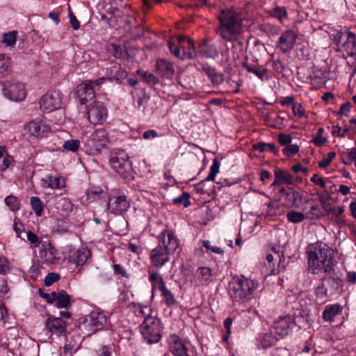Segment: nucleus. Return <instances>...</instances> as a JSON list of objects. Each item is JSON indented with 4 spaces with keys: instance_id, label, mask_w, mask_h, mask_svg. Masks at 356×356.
<instances>
[{
    "instance_id": "c9c22d12",
    "label": "nucleus",
    "mask_w": 356,
    "mask_h": 356,
    "mask_svg": "<svg viewBox=\"0 0 356 356\" xmlns=\"http://www.w3.org/2000/svg\"><path fill=\"white\" fill-rule=\"evenodd\" d=\"M259 30L267 34L269 36H275L280 33V29L279 26L270 24V23H264L259 26Z\"/></svg>"
},
{
    "instance_id": "f704fd0d",
    "label": "nucleus",
    "mask_w": 356,
    "mask_h": 356,
    "mask_svg": "<svg viewBox=\"0 0 356 356\" xmlns=\"http://www.w3.org/2000/svg\"><path fill=\"white\" fill-rule=\"evenodd\" d=\"M42 181L45 184L44 186L51 189H60L64 186V181L59 176H48Z\"/></svg>"
},
{
    "instance_id": "de8ad7c7",
    "label": "nucleus",
    "mask_w": 356,
    "mask_h": 356,
    "mask_svg": "<svg viewBox=\"0 0 356 356\" xmlns=\"http://www.w3.org/2000/svg\"><path fill=\"white\" fill-rule=\"evenodd\" d=\"M79 145L80 142L79 140H68L63 143V147L65 149L74 152L79 149Z\"/></svg>"
},
{
    "instance_id": "393cba45",
    "label": "nucleus",
    "mask_w": 356,
    "mask_h": 356,
    "mask_svg": "<svg viewBox=\"0 0 356 356\" xmlns=\"http://www.w3.org/2000/svg\"><path fill=\"white\" fill-rule=\"evenodd\" d=\"M291 323L290 318L287 316L280 318L275 323L272 329L278 339L284 337L289 333Z\"/></svg>"
},
{
    "instance_id": "4be33fe9",
    "label": "nucleus",
    "mask_w": 356,
    "mask_h": 356,
    "mask_svg": "<svg viewBox=\"0 0 356 356\" xmlns=\"http://www.w3.org/2000/svg\"><path fill=\"white\" fill-rule=\"evenodd\" d=\"M91 252L87 248H81L72 251L69 255V261L76 266L84 265L90 258Z\"/></svg>"
},
{
    "instance_id": "4d7b16f0",
    "label": "nucleus",
    "mask_w": 356,
    "mask_h": 356,
    "mask_svg": "<svg viewBox=\"0 0 356 356\" xmlns=\"http://www.w3.org/2000/svg\"><path fill=\"white\" fill-rule=\"evenodd\" d=\"M202 245L205 248H207L208 250H211L214 253L220 254H222L224 253L223 250L221 249L220 248L217 247V246H211L210 244V242L209 241H203Z\"/></svg>"
},
{
    "instance_id": "f03ea898",
    "label": "nucleus",
    "mask_w": 356,
    "mask_h": 356,
    "mask_svg": "<svg viewBox=\"0 0 356 356\" xmlns=\"http://www.w3.org/2000/svg\"><path fill=\"white\" fill-rule=\"evenodd\" d=\"M309 270L314 275L330 273L334 270V252L325 243L317 241L309 244L306 250Z\"/></svg>"
},
{
    "instance_id": "79ce46f5",
    "label": "nucleus",
    "mask_w": 356,
    "mask_h": 356,
    "mask_svg": "<svg viewBox=\"0 0 356 356\" xmlns=\"http://www.w3.org/2000/svg\"><path fill=\"white\" fill-rule=\"evenodd\" d=\"M220 165V164L219 161L216 159H215L213 161V163L210 168L209 174L207 177V178H205L204 181H214L216 175L219 172Z\"/></svg>"
},
{
    "instance_id": "4c0bfd02",
    "label": "nucleus",
    "mask_w": 356,
    "mask_h": 356,
    "mask_svg": "<svg viewBox=\"0 0 356 356\" xmlns=\"http://www.w3.org/2000/svg\"><path fill=\"white\" fill-rule=\"evenodd\" d=\"M17 31H13L11 32L3 34L2 43L6 46L13 47L17 41Z\"/></svg>"
},
{
    "instance_id": "a19ab883",
    "label": "nucleus",
    "mask_w": 356,
    "mask_h": 356,
    "mask_svg": "<svg viewBox=\"0 0 356 356\" xmlns=\"http://www.w3.org/2000/svg\"><path fill=\"white\" fill-rule=\"evenodd\" d=\"M190 194L187 192H184L181 195L173 199L172 202L175 204H183L184 207L186 208L191 205L189 200Z\"/></svg>"
},
{
    "instance_id": "bb28decb",
    "label": "nucleus",
    "mask_w": 356,
    "mask_h": 356,
    "mask_svg": "<svg viewBox=\"0 0 356 356\" xmlns=\"http://www.w3.org/2000/svg\"><path fill=\"white\" fill-rule=\"evenodd\" d=\"M106 76L111 81L120 82L127 76V72L120 66L113 65L106 69Z\"/></svg>"
},
{
    "instance_id": "a878e982",
    "label": "nucleus",
    "mask_w": 356,
    "mask_h": 356,
    "mask_svg": "<svg viewBox=\"0 0 356 356\" xmlns=\"http://www.w3.org/2000/svg\"><path fill=\"white\" fill-rule=\"evenodd\" d=\"M157 288L161 293L162 301L165 304L170 306L175 303L174 295L161 277H157Z\"/></svg>"
},
{
    "instance_id": "4468645a",
    "label": "nucleus",
    "mask_w": 356,
    "mask_h": 356,
    "mask_svg": "<svg viewBox=\"0 0 356 356\" xmlns=\"http://www.w3.org/2000/svg\"><path fill=\"white\" fill-rule=\"evenodd\" d=\"M297 33L291 29L284 31L276 44L277 49L282 54H286L293 49L297 39Z\"/></svg>"
},
{
    "instance_id": "0e129e2a",
    "label": "nucleus",
    "mask_w": 356,
    "mask_h": 356,
    "mask_svg": "<svg viewBox=\"0 0 356 356\" xmlns=\"http://www.w3.org/2000/svg\"><path fill=\"white\" fill-rule=\"evenodd\" d=\"M142 76L145 81H146L149 85H154L156 83V78L155 76L147 72H143L142 74Z\"/></svg>"
},
{
    "instance_id": "f257e3e1",
    "label": "nucleus",
    "mask_w": 356,
    "mask_h": 356,
    "mask_svg": "<svg viewBox=\"0 0 356 356\" xmlns=\"http://www.w3.org/2000/svg\"><path fill=\"white\" fill-rule=\"evenodd\" d=\"M245 13L234 8L222 10L218 13L219 25L217 34L225 42H232L234 45L243 47V42L240 40L243 33Z\"/></svg>"
},
{
    "instance_id": "412c9836",
    "label": "nucleus",
    "mask_w": 356,
    "mask_h": 356,
    "mask_svg": "<svg viewBox=\"0 0 356 356\" xmlns=\"http://www.w3.org/2000/svg\"><path fill=\"white\" fill-rule=\"evenodd\" d=\"M338 51H342L349 57H353L356 54V37L355 33L350 31L346 32V38L339 46Z\"/></svg>"
},
{
    "instance_id": "473e14b6",
    "label": "nucleus",
    "mask_w": 356,
    "mask_h": 356,
    "mask_svg": "<svg viewBox=\"0 0 356 356\" xmlns=\"http://www.w3.org/2000/svg\"><path fill=\"white\" fill-rule=\"evenodd\" d=\"M280 339L273 332V330L270 332L265 333L261 337L260 346L263 348H267L273 346Z\"/></svg>"
},
{
    "instance_id": "37998d69",
    "label": "nucleus",
    "mask_w": 356,
    "mask_h": 356,
    "mask_svg": "<svg viewBox=\"0 0 356 356\" xmlns=\"http://www.w3.org/2000/svg\"><path fill=\"white\" fill-rule=\"evenodd\" d=\"M286 216L288 220L293 223L300 222L307 218L302 213L294 211L289 212Z\"/></svg>"
},
{
    "instance_id": "6e6d98bb",
    "label": "nucleus",
    "mask_w": 356,
    "mask_h": 356,
    "mask_svg": "<svg viewBox=\"0 0 356 356\" xmlns=\"http://www.w3.org/2000/svg\"><path fill=\"white\" fill-rule=\"evenodd\" d=\"M210 81L213 86H219L224 81V75L223 74L216 71V73L210 78Z\"/></svg>"
},
{
    "instance_id": "aec40b11",
    "label": "nucleus",
    "mask_w": 356,
    "mask_h": 356,
    "mask_svg": "<svg viewBox=\"0 0 356 356\" xmlns=\"http://www.w3.org/2000/svg\"><path fill=\"white\" fill-rule=\"evenodd\" d=\"M214 280L212 270L209 267H199L195 273V282L198 286H207Z\"/></svg>"
},
{
    "instance_id": "6e6552de",
    "label": "nucleus",
    "mask_w": 356,
    "mask_h": 356,
    "mask_svg": "<svg viewBox=\"0 0 356 356\" xmlns=\"http://www.w3.org/2000/svg\"><path fill=\"white\" fill-rule=\"evenodd\" d=\"M65 102V97L60 90H49L40 98V108L43 112L50 113L63 108Z\"/></svg>"
},
{
    "instance_id": "f8f14e48",
    "label": "nucleus",
    "mask_w": 356,
    "mask_h": 356,
    "mask_svg": "<svg viewBox=\"0 0 356 356\" xmlns=\"http://www.w3.org/2000/svg\"><path fill=\"white\" fill-rule=\"evenodd\" d=\"M106 321V317L104 314L95 311L85 317L83 326L88 332L95 333L104 327Z\"/></svg>"
},
{
    "instance_id": "9b49d317",
    "label": "nucleus",
    "mask_w": 356,
    "mask_h": 356,
    "mask_svg": "<svg viewBox=\"0 0 356 356\" xmlns=\"http://www.w3.org/2000/svg\"><path fill=\"white\" fill-rule=\"evenodd\" d=\"M3 93L12 101H22L26 95L23 84L17 81H8L3 85Z\"/></svg>"
},
{
    "instance_id": "a18cd8bd",
    "label": "nucleus",
    "mask_w": 356,
    "mask_h": 356,
    "mask_svg": "<svg viewBox=\"0 0 356 356\" xmlns=\"http://www.w3.org/2000/svg\"><path fill=\"white\" fill-rule=\"evenodd\" d=\"M79 348L80 343H72L70 341L64 346L63 354L65 356H72V354L76 352Z\"/></svg>"
},
{
    "instance_id": "603ef678",
    "label": "nucleus",
    "mask_w": 356,
    "mask_h": 356,
    "mask_svg": "<svg viewBox=\"0 0 356 356\" xmlns=\"http://www.w3.org/2000/svg\"><path fill=\"white\" fill-rule=\"evenodd\" d=\"M323 216V214L316 206H312L310 211L307 213V218H316L319 219Z\"/></svg>"
},
{
    "instance_id": "e2e57ef3",
    "label": "nucleus",
    "mask_w": 356,
    "mask_h": 356,
    "mask_svg": "<svg viewBox=\"0 0 356 356\" xmlns=\"http://www.w3.org/2000/svg\"><path fill=\"white\" fill-rule=\"evenodd\" d=\"M292 138L289 134H280L278 136V141L282 145H286L291 143Z\"/></svg>"
},
{
    "instance_id": "09e8293b",
    "label": "nucleus",
    "mask_w": 356,
    "mask_h": 356,
    "mask_svg": "<svg viewBox=\"0 0 356 356\" xmlns=\"http://www.w3.org/2000/svg\"><path fill=\"white\" fill-rule=\"evenodd\" d=\"M347 159L343 157L342 161L345 164H350L352 161H354L356 167V149L350 148L346 150Z\"/></svg>"
},
{
    "instance_id": "680f3d73",
    "label": "nucleus",
    "mask_w": 356,
    "mask_h": 356,
    "mask_svg": "<svg viewBox=\"0 0 356 356\" xmlns=\"http://www.w3.org/2000/svg\"><path fill=\"white\" fill-rule=\"evenodd\" d=\"M344 33L341 31H337L335 34L333 35V40L337 46V51L339 50V46L343 42Z\"/></svg>"
},
{
    "instance_id": "ddd939ff",
    "label": "nucleus",
    "mask_w": 356,
    "mask_h": 356,
    "mask_svg": "<svg viewBox=\"0 0 356 356\" xmlns=\"http://www.w3.org/2000/svg\"><path fill=\"white\" fill-rule=\"evenodd\" d=\"M88 118L93 124H102L107 118V109L102 102H95L88 110Z\"/></svg>"
},
{
    "instance_id": "864d4df0",
    "label": "nucleus",
    "mask_w": 356,
    "mask_h": 356,
    "mask_svg": "<svg viewBox=\"0 0 356 356\" xmlns=\"http://www.w3.org/2000/svg\"><path fill=\"white\" fill-rule=\"evenodd\" d=\"M336 154L334 152H330L327 154V157L326 159H323L321 161L318 162V166L321 168H327L332 161V159L335 157Z\"/></svg>"
},
{
    "instance_id": "c03bdc74",
    "label": "nucleus",
    "mask_w": 356,
    "mask_h": 356,
    "mask_svg": "<svg viewBox=\"0 0 356 356\" xmlns=\"http://www.w3.org/2000/svg\"><path fill=\"white\" fill-rule=\"evenodd\" d=\"M108 50L111 54L116 58H122L125 56L124 51L122 47L115 44H111L108 47Z\"/></svg>"
},
{
    "instance_id": "f3484780",
    "label": "nucleus",
    "mask_w": 356,
    "mask_h": 356,
    "mask_svg": "<svg viewBox=\"0 0 356 356\" xmlns=\"http://www.w3.org/2000/svg\"><path fill=\"white\" fill-rule=\"evenodd\" d=\"M39 259L42 263L52 264L57 261L56 250L49 243L44 242L39 250Z\"/></svg>"
},
{
    "instance_id": "72a5a7b5",
    "label": "nucleus",
    "mask_w": 356,
    "mask_h": 356,
    "mask_svg": "<svg viewBox=\"0 0 356 356\" xmlns=\"http://www.w3.org/2000/svg\"><path fill=\"white\" fill-rule=\"evenodd\" d=\"M341 312V308L339 305H331L326 306L323 312V318L326 321H332Z\"/></svg>"
},
{
    "instance_id": "69168bd1",
    "label": "nucleus",
    "mask_w": 356,
    "mask_h": 356,
    "mask_svg": "<svg viewBox=\"0 0 356 356\" xmlns=\"http://www.w3.org/2000/svg\"><path fill=\"white\" fill-rule=\"evenodd\" d=\"M310 180L312 183L320 186L322 188H325L326 184L325 181L323 179V178L320 177L317 174H314L311 178Z\"/></svg>"
},
{
    "instance_id": "774afa93",
    "label": "nucleus",
    "mask_w": 356,
    "mask_h": 356,
    "mask_svg": "<svg viewBox=\"0 0 356 356\" xmlns=\"http://www.w3.org/2000/svg\"><path fill=\"white\" fill-rule=\"evenodd\" d=\"M349 131V129L348 127H345L343 130L342 131L341 128L338 126L334 127V129L332 131V135L337 136L339 137H344L346 134Z\"/></svg>"
},
{
    "instance_id": "20e7f679",
    "label": "nucleus",
    "mask_w": 356,
    "mask_h": 356,
    "mask_svg": "<svg viewBox=\"0 0 356 356\" xmlns=\"http://www.w3.org/2000/svg\"><path fill=\"white\" fill-rule=\"evenodd\" d=\"M109 143L107 131L104 129H96L86 135L83 139V149L86 154L90 156H97L102 154Z\"/></svg>"
},
{
    "instance_id": "cd10ccee",
    "label": "nucleus",
    "mask_w": 356,
    "mask_h": 356,
    "mask_svg": "<svg viewBox=\"0 0 356 356\" xmlns=\"http://www.w3.org/2000/svg\"><path fill=\"white\" fill-rule=\"evenodd\" d=\"M293 179L292 175L286 170H277L275 171V180L272 184L274 185L292 184Z\"/></svg>"
},
{
    "instance_id": "49530a36",
    "label": "nucleus",
    "mask_w": 356,
    "mask_h": 356,
    "mask_svg": "<svg viewBox=\"0 0 356 356\" xmlns=\"http://www.w3.org/2000/svg\"><path fill=\"white\" fill-rule=\"evenodd\" d=\"M6 204L10 207L13 211L19 210V202L16 197L13 195H8L5 198Z\"/></svg>"
},
{
    "instance_id": "1a4fd4ad",
    "label": "nucleus",
    "mask_w": 356,
    "mask_h": 356,
    "mask_svg": "<svg viewBox=\"0 0 356 356\" xmlns=\"http://www.w3.org/2000/svg\"><path fill=\"white\" fill-rule=\"evenodd\" d=\"M105 78L87 80L76 87V96L81 104H86L95 97V88L104 83Z\"/></svg>"
},
{
    "instance_id": "e433bc0d",
    "label": "nucleus",
    "mask_w": 356,
    "mask_h": 356,
    "mask_svg": "<svg viewBox=\"0 0 356 356\" xmlns=\"http://www.w3.org/2000/svg\"><path fill=\"white\" fill-rule=\"evenodd\" d=\"M30 204L37 216H41L44 211V204L38 197H32L30 200Z\"/></svg>"
},
{
    "instance_id": "a211bd4d",
    "label": "nucleus",
    "mask_w": 356,
    "mask_h": 356,
    "mask_svg": "<svg viewBox=\"0 0 356 356\" xmlns=\"http://www.w3.org/2000/svg\"><path fill=\"white\" fill-rule=\"evenodd\" d=\"M169 346L174 356H188L186 343L179 336L171 335L169 339Z\"/></svg>"
},
{
    "instance_id": "052dcab7",
    "label": "nucleus",
    "mask_w": 356,
    "mask_h": 356,
    "mask_svg": "<svg viewBox=\"0 0 356 356\" xmlns=\"http://www.w3.org/2000/svg\"><path fill=\"white\" fill-rule=\"evenodd\" d=\"M28 241L34 244L35 247H37L40 245V240L38 236L31 231H29L26 234Z\"/></svg>"
},
{
    "instance_id": "ea45409f",
    "label": "nucleus",
    "mask_w": 356,
    "mask_h": 356,
    "mask_svg": "<svg viewBox=\"0 0 356 356\" xmlns=\"http://www.w3.org/2000/svg\"><path fill=\"white\" fill-rule=\"evenodd\" d=\"M286 195L287 196L289 200L291 202V205L293 207H298L302 202V196L298 193L291 188V191L289 193H286Z\"/></svg>"
},
{
    "instance_id": "5fc2aeb1",
    "label": "nucleus",
    "mask_w": 356,
    "mask_h": 356,
    "mask_svg": "<svg viewBox=\"0 0 356 356\" xmlns=\"http://www.w3.org/2000/svg\"><path fill=\"white\" fill-rule=\"evenodd\" d=\"M282 151L284 155L291 157L299 151V147L296 145H287Z\"/></svg>"
},
{
    "instance_id": "9d476101",
    "label": "nucleus",
    "mask_w": 356,
    "mask_h": 356,
    "mask_svg": "<svg viewBox=\"0 0 356 356\" xmlns=\"http://www.w3.org/2000/svg\"><path fill=\"white\" fill-rule=\"evenodd\" d=\"M45 330L50 336L60 337L67 333V323L61 318L49 315L44 323Z\"/></svg>"
},
{
    "instance_id": "13d9d810",
    "label": "nucleus",
    "mask_w": 356,
    "mask_h": 356,
    "mask_svg": "<svg viewBox=\"0 0 356 356\" xmlns=\"http://www.w3.org/2000/svg\"><path fill=\"white\" fill-rule=\"evenodd\" d=\"M9 270L8 261L6 257L0 256V274H5Z\"/></svg>"
},
{
    "instance_id": "0eeeda50",
    "label": "nucleus",
    "mask_w": 356,
    "mask_h": 356,
    "mask_svg": "<svg viewBox=\"0 0 356 356\" xmlns=\"http://www.w3.org/2000/svg\"><path fill=\"white\" fill-rule=\"evenodd\" d=\"M109 163L112 169L121 177L128 178L131 176L132 164L129 156L124 150L111 152Z\"/></svg>"
},
{
    "instance_id": "8fccbe9b",
    "label": "nucleus",
    "mask_w": 356,
    "mask_h": 356,
    "mask_svg": "<svg viewBox=\"0 0 356 356\" xmlns=\"http://www.w3.org/2000/svg\"><path fill=\"white\" fill-rule=\"evenodd\" d=\"M58 204L61 209L66 213L72 211L73 205L72 202L67 198H62L59 200Z\"/></svg>"
},
{
    "instance_id": "3c124183",
    "label": "nucleus",
    "mask_w": 356,
    "mask_h": 356,
    "mask_svg": "<svg viewBox=\"0 0 356 356\" xmlns=\"http://www.w3.org/2000/svg\"><path fill=\"white\" fill-rule=\"evenodd\" d=\"M60 279V275L55 273H49L45 277L44 280V284L47 286L52 285L54 282H57Z\"/></svg>"
},
{
    "instance_id": "6ab92c4d",
    "label": "nucleus",
    "mask_w": 356,
    "mask_h": 356,
    "mask_svg": "<svg viewBox=\"0 0 356 356\" xmlns=\"http://www.w3.org/2000/svg\"><path fill=\"white\" fill-rule=\"evenodd\" d=\"M197 54L202 58L215 59L218 56L219 52L214 44H210L206 39H203L198 44Z\"/></svg>"
},
{
    "instance_id": "c756f323",
    "label": "nucleus",
    "mask_w": 356,
    "mask_h": 356,
    "mask_svg": "<svg viewBox=\"0 0 356 356\" xmlns=\"http://www.w3.org/2000/svg\"><path fill=\"white\" fill-rule=\"evenodd\" d=\"M242 65L248 72L254 74L261 81L264 80L267 77V70L263 66L259 67L254 65H250L247 62H243Z\"/></svg>"
},
{
    "instance_id": "2eb2a0df",
    "label": "nucleus",
    "mask_w": 356,
    "mask_h": 356,
    "mask_svg": "<svg viewBox=\"0 0 356 356\" xmlns=\"http://www.w3.org/2000/svg\"><path fill=\"white\" fill-rule=\"evenodd\" d=\"M24 135L29 137H42L50 131V127L41 120H32L26 124L24 128Z\"/></svg>"
},
{
    "instance_id": "7ed1b4c3",
    "label": "nucleus",
    "mask_w": 356,
    "mask_h": 356,
    "mask_svg": "<svg viewBox=\"0 0 356 356\" xmlns=\"http://www.w3.org/2000/svg\"><path fill=\"white\" fill-rule=\"evenodd\" d=\"M258 282L245 277L234 276L229 282L228 294L234 305H245L254 297Z\"/></svg>"
},
{
    "instance_id": "c85d7f7f",
    "label": "nucleus",
    "mask_w": 356,
    "mask_h": 356,
    "mask_svg": "<svg viewBox=\"0 0 356 356\" xmlns=\"http://www.w3.org/2000/svg\"><path fill=\"white\" fill-rule=\"evenodd\" d=\"M174 72V67L170 62L164 59L157 60V74L169 77L172 76Z\"/></svg>"
},
{
    "instance_id": "2f4dec72",
    "label": "nucleus",
    "mask_w": 356,
    "mask_h": 356,
    "mask_svg": "<svg viewBox=\"0 0 356 356\" xmlns=\"http://www.w3.org/2000/svg\"><path fill=\"white\" fill-rule=\"evenodd\" d=\"M268 16L276 18L280 23L287 19L288 13L285 7L276 6L266 11Z\"/></svg>"
},
{
    "instance_id": "338daca9",
    "label": "nucleus",
    "mask_w": 356,
    "mask_h": 356,
    "mask_svg": "<svg viewBox=\"0 0 356 356\" xmlns=\"http://www.w3.org/2000/svg\"><path fill=\"white\" fill-rule=\"evenodd\" d=\"M113 349L109 346H104L99 350L97 356H111Z\"/></svg>"
},
{
    "instance_id": "7c9ffc66",
    "label": "nucleus",
    "mask_w": 356,
    "mask_h": 356,
    "mask_svg": "<svg viewBox=\"0 0 356 356\" xmlns=\"http://www.w3.org/2000/svg\"><path fill=\"white\" fill-rule=\"evenodd\" d=\"M141 332L148 343L152 344L156 343V332L154 323H152V325H148L147 321H145Z\"/></svg>"
},
{
    "instance_id": "bf43d9fd",
    "label": "nucleus",
    "mask_w": 356,
    "mask_h": 356,
    "mask_svg": "<svg viewBox=\"0 0 356 356\" xmlns=\"http://www.w3.org/2000/svg\"><path fill=\"white\" fill-rule=\"evenodd\" d=\"M8 316L7 309L5 307L4 303L0 300V322L4 323Z\"/></svg>"
},
{
    "instance_id": "5701e85b",
    "label": "nucleus",
    "mask_w": 356,
    "mask_h": 356,
    "mask_svg": "<svg viewBox=\"0 0 356 356\" xmlns=\"http://www.w3.org/2000/svg\"><path fill=\"white\" fill-rule=\"evenodd\" d=\"M52 299L47 300V302L53 303L56 302V306L58 308L67 309L71 305L70 296L64 290L53 291L51 293Z\"/></svg>"
},
{
    "instance_id": "b1692460",
    "label": "nucleus",
    "mask_w": 356,
    "mask_h": 356,
    "mask_svg": "<svg viewBox=\"0 0 356 356\" xmlns=\"http://www.w3.org/2000/svg\"><path fill=\"white\" fill-rule=\"evenodd\" d=\"M266 260L268 263L269 268H271L270 274H278L281 268H284V265H281L282 260H284V257L282 252H275V254H268L266 256Z\"/></svg>"
},
{
    "instance_id": "423d86ee",
    "label": "nucleus",
    "mask_w": 356,
    "mask_h": 356,
    "mask_svg": "<svg viewBox=\"0 0 356 356\" xmlns=\"http://www.w3.org/2000/svg\"><path fill=\"white\" fill-rule=\"evenodd\" d=\"M168 44L170 52L181 60L193 59L197 56L194 42L186 37L178 36L177 44L169 40Z\"/></svg>"
},
{
    "instance_id": "58836bf2",
    "label": "nucleus",
    "mask_w": 356,
    "mask_h": 356,
    "mask_svg": "<svg viewBox=\"0 0 356 356\" xmlns=\"http://www.w3.org/2000/svg\"><path fill=\"white\" fill-rule=\"evenodd\" d=\"M10 67V58L5 54H0V76H3L7 74Z\"/></svg>"
},
{
    "instance_id": "39448f33",
    "label": "nucleus",
    "mask_w": 356,
    "mask_h": 356,
    "mask_svg": "<svg viewBox=\"0 0 356 356\" xmlns=\"http://www.w3.org/2000/svg\"><path fill=\"white\" fill-rule=\"evenodd\" d=\"M157 267L162 266L169 260L168 255L177 248V239L169 230L163 228L157 237Z\"/></svg>"
},
{
    "instance_id": "dca6fc26",
    "label": "nucleus",
    "mask_w": 356,
    "mask_h": 356,
    "mask_svg": "<svg viewBox=\"0 0 356 356\" xmlns=\"http://www.w3.org/2000/svg\"><path fill=\"white\" fill-rule=\"evenodd\" d=\"M106 206L114 215H120L127 211L130 205L124 195H120L110 199Z\"/></svg>"
}]
</instances>
